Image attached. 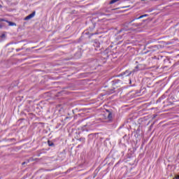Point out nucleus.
<instances>
[{
    "label": "nucleus",
    "mask_w": 179,
    "mask_h": 179,
    "mask_svg": "<svg viewBox=\"0 0 179 179\" xmlns=\"http://www.w3.org/2000/svg\"><path fill=\"white\" fill-rule=\"evenodd\" d=\"M0 38H1V40H6V33L1 34V35L0 36Z\"/></svg>",
    "instance_id": "nucleus-3"
},
{
    "label": "nucleus",
    "mask_w": 179,
    "mask_h": 179,
    "mask_svg": "<svg viewBox=\"0 0 179 179\" xmlns=\"http://www.w3.org/2000/svg\"><path fill=\"white\" fill-rule=\"evenodd\" d=\"M54 144H52V143H51V144H50L49 143V146H52Z\"/></svg>",
    "instance_id": "nucleus-7"
},
{
    "label": "nucleus",
    "mask_w": 179,
    "mask_h": 179,
    "mask_svg": "<svg viewBox=\"0 0 179 179\" xmlns=\"http://www.w3.org/2000/svg\"><path fill=\"white\" fill-rule=\"evenodd\" d=\"M8 24H9V26H16V24H15L14 22H8Z\"/></svg>",
    "instance_id": "nucleus-4"
},
{
    "label": "nucleus",
    "mask_w": 179,
    "mask_h": 179,
    "mask_svg": "<svg viewBox=\"0 0 179 179\" xmlns=\"http://www.w3.org/2000/svg\"><path fill=\"white\" fill-rule=\"evenodd\" d=\"M147 16H148V15H146V14L141 15L138 18H135V19L132 20L131 22H135V20H138L139 19H143V17H146Z\"/></svg>",
    "instance_id": "nucleus-2"
},
{
    "label": "nucleus",
    "mask_w": 179,
    "mask_h": 179,
    "mask_svg": "<svg viewBox=\"0 0 179 179\" xmlns=\"http://www.w3.org/2000/svg\"><path fill=\"white\" fill-rule=\"evenodd\" d=\"M129 73H130V75H131L132 73H131V72H130Z\"/></svg>",
    "instance_id": "nucleus-9"
},
{
    "label": "nucleus",
    "mask_w": 179,
    "mask_h": 179,
    "mask_svg": "<svg viewBox=\"0 0 179 179\" xmlns=\"http://www.w3.org/2000/svg\"><path fill=\"white\" fill-rule=\"evenodd\" d=\"M108 118H111V113H109Z\"/></svg>",
    "instance_id": "nucleus-6"
},
{
    "label": "nucleus",
    "mask_w": 179,
    "mask_h": 179,
    "mask_svg": "<svg viewBox=\"0 0 179 179\" xmlns=\"http://www.w3.org/2000/svg\"><path fill=\"white\" fill-rule=\"evenodd\" d=\"M141 1H145V0H141Z\"/></svg>",
    "instance_id": "nucleus-11"
},
{
    "label": "nucleus",
    "mask_w": 179,
    "mask_h": 179,
    "mask_svg": "<svg viewBox=\"0 0 179 179\" xmlns=\"http://www.w3.org/2000/svg\"><path fill=\"white\" fill-rule=\"evenodd\" d=\"M0 8H2V6L0 5Z\"/></svg>",
    "instance_id": "nucleus-8"
},
{
    "label": "nucleus",
    "mask_w": 179,
    "mask_h": 179,
    "mask_svg": "<svg viewBox=\"0 0 179 179\" xmlns=\"http://www.w3.org/2000/svg\"><path fill=\"white\" fill-rule=\"evenodd\" d=\"M22 164H24V162H23Z\"/></svg>",
    "instance_id": "nucleus-10"
},
{
    "label": "nucleus",
    "mask_w": 179,
    "mask_h": 179,
    "mask_svg": "<svg viewBox=\"0 0 179 179\" xmlns=\"http://www.w3.org/2000/svg\"><path fill=\"white\" fill-rule=\"evenodd\" d=\"M36 15L35 13H32L31 14L27 15L24 17V20H30V19H32V17H34V15Z\"/></svg>",
    "instance_id": "nucleus-1"
},
{
    "label": "nucleus",
    "mask_w": 179,
    "mask_h": 179,
    "mask_svg": "<svg viewBox=\"0 0 179 179\" xmlns=\"http://www.w3.org/2000/svg\"><path fill=\"white\" fill-rule=\"evenodd\" d=\"M173 179H179V175L178 176H176L175 178Z\"/></svg>",
    "instance_id": "nucleus-5"
}]
</instances>
